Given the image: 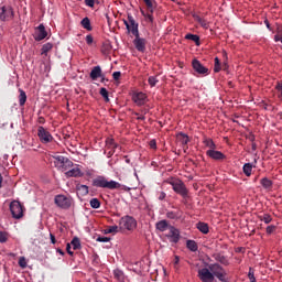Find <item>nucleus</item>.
Listing matches in <instances>:
<instances>
[{
  "label": "nucleus",
  "instance_id": "f257e3e1",
  "mask_svg": "<svg viewBox=\"0 0 282 282\" xmlns=\"http://www.w3.org/2000/svg\"><path fill=\"white\" fill-rule=\"evenodd\" d=\"M93 186L97 188H109V191H116L122 188V185L116 181H107L105 176H98L93 181Z\"/></svg>",
  "mask_w": 282,
  "mask_h": 282
},
{
  "label": "nucleus",
  "instance_id": "f03ea898",
  "mask_svg": "<svg viewBox=\"0 0 282 282\" xmlns=\"http://www.w3.org/2000/svg\"><path fill=\"white\" fill-rule=\"evenodd\" d=\"M53 164L55 169H57V171L65 172L68 171V169H72V166H74V162H72V160H69V158L67 156L55 154L53 155Z\"/></svg>",
  "mask_w": 282,
  "mask_h": 282
},
{
  "label": "nucleus",
  "instance_id": "7ed1b4c3",
  "mask_svg": "<svg viewBox=\"0 0 282 282\" xmlns=\"http://www.w3.org/2000/svg\"><path fill=\"white\" fill-rule=\"evenodd\" d=\"M120 230H135L138 221L132 216H123L119 220Z\"/></svg>",
  "mask_w": 282,
  "mask_h": 282
},
{
  "label": "nucleus",
  "instance_id": "20e7f679",
  "mask_svg": "<svg viewBox=\"0 0 282 282\" xmlns=\"http://www.w3.org/2000/svg\"><path fill=\"white\" fill-rule=\"evenodd\" d=\"M24 207L21 205V202L13 200L10 204V212L13 219H21L23 217Z\"/></svg>",
  "mask_w": 282,
  "mask_h": 282
},
{
  "label": "nucleus",
  "instance_id": "39448f33",
  "mask_svg": "<svg viewBox=\"0 0 282 282\" xmlns=\"http://www.w3.org/2000/svg\"><path fill=\"white\" fill-rule=\"evenodd\" d=\"M37 138H40V141L42 144H50L54 140V137H52V133L47 131L43 126H40L37 128Z\"/></svg>",
  "mask_w": 282,
  "mask_h": 282
},
{
  "label": "nucleus",
  "instance_id": "423d86ee",
  "mask_svg": "<svg viewBox=\"0 0 282 282\" xmlns=\"http://www.w3.org/2000/svg\"><path fill=\"white\" fill-rule=\"evenodd\" d=\"M171 186L174 192H176L178 195H182V197H186L188 195V189H186V185H184V182L177 180V181H172Z\"/></svg>",
  "mask_w": 282,
  "mask_h": 282
},
{
  "label": "nucleus",
  "instance_id": "0eeeda50",
  "mask_svg": "<svg viewBox=\"0 0 282 282\" xmlns=\"http://www.w3.org/2000/svg\"><path fill=\"white\" fill-rule=\"evenodd\" d=\"M54 202L58 208H63L64 210H67L72 206V199L65 195L55 196Z\"/></svg>",
  "mask_w": 282,
  "mask_h": 282
},
{
  "label": "nucleus",
  "instance_id": "6e6552de",
  "mask_svg": "<svg viewBox=\"0 0 282 282\" xmlns=\"http://www.w3.org/2000/svg\"><path fill=\"white\" fill-rule=\"evenodd\" d=\"M192 67L194 72L196 74H199L200 76H208V74H210V70L206 66L202 65V62H199V59H193Z\"/></svg>",
  "mask_w": 282,
  "mask_h": 282
},
{
  "label": "nucleus",
  "instance_id": "1a4fd4ad",
  "mask_svg": "<svg viewBox=\"0 0 282 282\" xmlns=\"http://www.w3.org/2000/svg\"><path fill=\"white\" fill-rule=\"evenodd\" d=\"M150 3L152 7L150 8L149 4H145L147 12L141 9V14L142 17H144L147 21L153 23V12H155V0H150Z\"/></svg>",
  "mask_w": 282,
  "mask_h": 282
},
{
  "label": "nucleus",
  "instance_id": "9d476101",
  "mask_svg": "<svg viewBox=\"0 0 282 282\" xmlns=\"http://www.w3.org/2000/svg\"><path fill=\"white\" fill-rule=\"evenodd\" d=\"M198 278L202 282H214L215 275L212 273L210 269L203 268L198 270Z\"/></svg>",
  "mask_w": 282,
  "mask_h": 282
},
{
  "label": "nucleus",
  "instance_id": "9b49d317",
  "mask_svg": "<svg viewBox=\"0 0 282 282\" xmlns=\"http://www.w3.org/2000/svg\"><path fill=\"white\" fill-rule=\"evenodd\" d=\"M14 17V11L11 7H1L0 8V21H12Z\"/></svg>",
  "mask_w": 282,
  "mask_h": 282
},
{
  "label": "nucleus",
  "instance_id": "f8f14e48",
  "mask_svg": "<svg viewBox=\"0 0 282 282\" xmlns=\"http://www.w3.org/2000/svg\"><path fill=\"white\" fill-rule=\"evenodd\" d=\"M134 36L135 39L133 40V45L135 50L144 54V52H147V40L144 37H140V34Z\"/></svg>",
  "mask_w": 282,
  "mask_h": 282
},
{
  "label": "nucleus",
  "instance_id": "ddd939ff",
  "mask_svg": "<svg viewBox=\"0 0 282 282\" xmlns=\"http://www.w3.org/2000/svg\"><path fill=\"white\" fill-rule=\"evenodd\" d=\"M128 20H129V29L128 32L132 33L133 36H138L140 34V31L138 30L139 24L138 22H135V19H133V15L129 14L128 15Z\"/></svg>",
  "mask_w": 282,
  "mask_h": 282
},
{
  "label": "nucleus",
  "instance_id": "4468645a",
  "mask_svg": "<svg viewBox=\"0 0 282 282\" xmlns=\"http://www.w3.org/2000/svg\"><path fill=\"white\" fill-rule=\"evenodd\" d=\"M132 100L138 107H142V105H147V94L144 93H134L132 95Z\"/></svg>",
  "mask_w": 282,
  "mask_h": 282
},
{
  "label": "nucleus",
  "instance_id": "2eb2a0df",
  "mask_svg": "<svg viewBox=\"0 0 282 282\" xmlns=\"http://www.w3.org/2000/svg\"><path fill=\"white\" fill-rule=\"evenodd\" d=\"M206 155H208V158H210L212 160H216L218 162H221V160H226V154L217 150H208L206 152Z\"/></svg>",
  "mask_w": 282,
  "mask_h": 282
},
{
  "label": "nucleus",
  "instance_id": "dca6fc26",
  "mask_svg": "<svg viewBox=\"0 0 282 282\" xmlns=\"http://www.w3.org/2000/svg\"><path fill=\"white\" fill-rule=\"evenodd\" d=\"M170 232L166 235L167 239H171L172 243H177L180 241V229L175 227H170Z\"/></svg>",
  "mask_w": 282,
  "mask_h": 282
},
{
  "label": "nucleus",
  "instance_id": "f3484780",
  "mask_svg": "<svg viewBox=\"0 0 282 282\" xmlns=\"http://www.w3.org/2000/svg\"><path fill=\"white\" fill-rule=\"evenodd\" d=\"M46 37H47V31H45V25L40 24L36 28L34 39H35V41H43V39H46Z\"/></svg>",
  "mask_w": 282,
  "mask_h": 282
},
{
  "label": "nucleus",
  "instance_id": "a211bd4d",
  "mask_svg": "<svg viewBox=\"0 0 282 282\" xmlns=\"http://www.w3.org/2000/svg\"><path fill=\"white\" fill-rule=\"evenodd\" d=\"M212 257L213 259H215V261L221 263V265H230V261H228V258L224 256L221 252L213 253Z\"/></svg>",
  "mask_w": 282,
  "mask_h": 282
},
{
  "label": "nucleus",
  "instance_id": "6ab92c4d",
  "mask_svg": "<svg viewBox=\"0 0 282 282\" xmlns=\"http://www.w3.org/2000/svg\"><path fill=\"white\" fill-rule=\"evenodd\" d=\"M209 271L213 273L214 276L220 274V272H224V267H221L219 263H212L208 265Z\"/></svg>",
  "mask_w": 282,
  "mask_h": 282
},
{
  "label": "nucleus",
  "instance_id": "aec40b11",
  "mask_svg": "<svg viewBox=\"0 0 282 282\" xmlns=\"http://www.w3.org/2000/svg\"><path fill=\"white\" fill-rule=\"evenodd\" d=\"M91 80H98V78H102V68L100 66H95L90 72Z\"/></svg>",
  "mask_w": 282,
  "mask_h": 282
},
{
  "label": "nucleus",
  "instance_id": "412c9836",
  "mask_svg": "<svg viewBox=\"0 0 282 282\" xmlns=\"http://www.w3.org/2000/svg\"><path fill=\"white\" fill-rule=\"evenodd\" d=\"M66 177H83V171L79 167H74L65 173Z\"/></svg>",
  "mask_w": 282,
  "mask_h": 282
},
{
  "label": "nucleus",
  "instance_id": "4be33fe9",
  "mask_svg": "<svg viewBox=\"0 0 282 282\" xmlns=\"http://www.w3.org/2000/svg\"><path fill=\"white\" fill-rule=\"evenodd\" d=\"M177 140L178 142L182 144L184 151H186V149H188V137L186 134H184L183 132H180L177 134Z\"/></svg>",
  "mask_w": 282,
  "mask_h": 282
},
{
  "label": "nucleus",
  "instance_id": "5701e85b",
  "mask_svg": "<svg viewBox=\"0 0 282 282\" xmlns=\"http://www.w3.org/2000/svg\"><path fill=\"white\" fill-rule=\"evenodd\" d=\"M193 19L196 21V23L200 24V28H204V30H208L209 24L208 21L204 20L202 17L198 14L194 13Z\"/></svg>",
  "mask_w": 282,
  "mask_h": 282
},
{
  "label": "nucleus",
  "instance_id": "b1692460",
  "mask_svg": "<svg viewBox=\"0 0 282 282\" xmlns=\"http://www.w3.org/2000/svg\"><path fill=\"white\" fill-rule=\"evenodd\" d=\"M155 227H156V230H160V232H165V230H169L170 227H172V226L169 225V221L161 220V221L156 223Z\"/></svg>",
  "mask_w": 282,
  "mask_h": 282
},
{
  "label": "nucleus",
  "instance_id": "393cba45",
  "mask_svg": "<svg viewBox=\"0 0 282 282\" xmlns=\"http://www.w3.org/2000/svg\"><path fill=\"white\" fill-rule=\"evenodd\" d=\"M186 248L187 250H191V252H197V250H199V246H197L195 240H187Z\"/></svg>",
  "mask_w": 282,
  "mask_h": 282
},
{
  "label": "nucleus",
  "instance_id": "a878e982",
  "mask_svg": "<svg viewBox=\"0 0 282 282\" xmlns=\"http://www.w3.org/2000/svg\"><path fill=\"white\" fill-rule=\"evenodd\" d=\"M19 105L20 107H24L25 102H28V95L25 94V90L19 89Z\"/></svg>",
  "mask_w": 282,
  "mask_h": 282
},
{
  "label": "nucleus",
  "instance_id": "bb28decb",
  "mask_svg": "<svg viewBox=\"0 0 282 282\" xmlns=\"http://www.w3.org/2000/svg\"><path fill=\"white\" fill-rule=\"evenodd\" d=\"M76 189L79 193V195H82V197H85V195H89V186H87V185L78 184L76 186Z\"/></svg>",
  "mask_w": 282,
  "mask_h": 282
},
{
  "label": "nucleus",
  "instance_id": "cd10ccee",
  "mask_svg": "<svg viewBox=\"0 0 282 282\" xmlns=\"http://www.w3.org/2000/svg\"><path fill=\"white\" fill-rule=\"evenodd\" d=\"M196 228H197V230H199V232H203V235H208V232H209V227H208V224H206V223L199 221L196 225Z\"/></svg>",
  "mask_w": 282,
  "mask_h": 282
},
{
  "label": "nucleus",
  "instance_id": "c85d7f7f",
  "mask_svg": "<svg viewBox=\"0 0 282 282\" xmlns=\"http://www.w3.org/2000/svg\"><path fill=\"white\" fill-rule=\"evenodd\" d=\"M106 147L107 149L110 150H117L118 149V143L111 138L106 139Z\"/></svg>",
  "mask_w": 282,
  "mask_h": 282
},
{
  "label": "nucleus",
  "instance_id": "c756f323",
  "mask_svg": "<svg viewBox=\"0 0 282 282\" xmlns=\"http://www.w3.org/2000/svg\"><path fill=\"white\" fill-rule=\"evenodd\" d=\"M185 39L187 41H193L197 46L200 45V43H199V35H195V34L188 33V34L185 35Z\"/></svg>",
  "mask_w": 282,
  "mask_h": 282
},
{
  "label": "nucleus",
  "instance_id": "7c9ffc66",
  "mask_svg": "<svg viewBox=\"0 0 282 282\" xmlns=\"http://www.w3.org/2000/svg\"><path fill=\"white\" fill-rule=\"evenodd\" d=\"M80 23L84 30H88V32H91V21L89 20V18H84Z\"/></svg>",
  "mask_w": 282,
  "mask_h": 282
},
{
  "label": "nucleus",
  "instance_id": "2f4dec72",
  "mask_svg": "<svg viewBox=\"0 0 282 282\" xmlns=\"http://www.w3.org/2000/svg\"><path fill=\"white\" fill-rule=\"evenodd\" d=\"M242 171L247 177H250V175H252V163H246Z\"/></svg>",
  "mask_w": 282,
  "mask_h": 282
},
{
  "label": "nucleus",
  "instance_id": "473e14b6",
  "mask_svg": "<svg viewBox=\"0 0 282 282\" xmlns=\"http://www.w3.org/2000/svg\"><path fill=\"white\" fill-rule=\"evenodd\" d=\"M204 144L209 149V151H214L217 149V145L215 144V141H213V139H205Z\"/></svg>",
  "mask_w": 282,
  "mask_h": 282
},
{
  "label": "nucleus",
  "instance_id": "72a5a7b5",
  "mask_svg": "<svg viewBox=\"0 0 282 282\" xmlns=\"http://www.w3.org/2000/svg\"><path fill=\"white\" fill-rule=\"evenodd\" d=\"M260 184H261V186H263L267 189L272 188V181L268 177L261 178Z\"/></svg>",
  "mask_w": 282,
  "mask_h": 282
},
{
  "label": "nucleus",
  "instance_id": "f704fd0d",
  "mask_svg": "<svg viewBox=\"0 0 282 282\" xmlns=\"http://www.w3.org/2000/svg\"><path fill=\"white\" fill-rule=\"evenodd\" d=\"M70 246H73V250H80V239L78 237L73 238Z\"/></svg>",
  "mask_w": 282,
  "mask_h": 282
},
{
  "label": "nucleus",
  "instance_id": "c9c22d12",
  "mask_svg": "<svg viewBox=\"0 0 282 282\" xmlns=\"http://www.w3.org/2000/svg\"><path fill=\"white\" fill-rule=\"evenodd\" d=\"M258 219H260V221H263L264 224H270L272 221V216L270 214H263L258 216Z\"/></svg>",
  "mask_w": 282,
  "mask_h": 282
},
{
  "label": "nucleus",
  "instance_id": "e433bc0d",
  "mask_svg": "<svg viewBox=\"0 0 282 282\" xmlns=\"http://www.w3.org/2000/svg\"><path fill=\"white\" fill-rule=\"evenodd\" d=\"M214 63V72L215 74H219V72H221V62L219 61V57H215Z\"/></svg>",
  "mask_w": 282,
  "mask_h": 282
},
{
  "label": "nucleus",
  "instance_id": "4c0bfd02",
  "mask_svg": "<svg viewBox=\"0 0 282 282\" xmlns=\"http://www.w3.org/2000/svg\"><path fill=\"white\" fill-rule=\"evenodd\" d=\"M52 47H54V45L52 43H45L43 46H42V56L45 55L47 56V52H50L52 50Z\"/></svg>",
  "mask_w": 282,
  "mask_h": 282
},
{
  "label": "nucleus",
  "instance_id": "58836bf2",
  "mask_svg": "<svg viewBox=\"0 0 282 282\" xmlns=\"http://www.w3.org/2000/svg\"><path fill=\"white\" fill-rule=\"evenodd\" d=\"M148 83H149L150 87H155L158 85V83H160V80H158V77H155V76H150L148 78Z\"/></svg>",
  "mask_w": 282,
  "mask_h": 282
},
{
  "label": "nucleus",
  "instance_id": "ea45409f",
  "mask_svg": "<svg viewBox=\"0 0 282 282\" xmlns=\"http://www.w3.org/2000/svg\"><path fill=\"white\" fill-rule=\"evenodd\" d=\"M99 94L105 98L106 102H109V91L107 88H100Z\"/></svg>",
  "mask_w": 282,
  "mask_h": 282
},
{
  "label": "nucleus",
  "instance_id": "a19ab883",
  "mask_svg": "<svg viewBox=\"0 0 282 282\" xmlns=\"http://www.w3.org/2000/svg\"><path fill=\"white\" fill-rule=\"evenodd\" d=\"M108 234L116 235V232H120V225L118 226H110L107 228Z\"/></svg>",
  "mask_w": 282,
  "mask_h": 282
},
{
  "label": "nucleus",
  "instance_id": "79ce46f5",
  "mask_svg": "<svg viewBox=\"0 0 282 282\" xmlns=\"http://www.w3.org/2000/svg\"><path fill=\"white\" fill-rule=\"evenodd\" d=\"M90 206H91V208H99L100 207V200L98 198H91L90 199Z\"/></svg>",
  "mask_w": 282,
  "mask_h": 282
},
{
  "label": "nucleus",
  "instance_id": "37998d69",
  "mask_svg": "<svg viewBox=\"0 0 282 282\" xmlns=\"http://www.w3.org/2000/svg\"><path fill=\"white\" fill-rule=\"evenodd\" d=\"M248 279L250 282H257V278H254V269H249Z\"/></svg>",
  "mask_w": 282,
  "mask_h": 282
},
{
  "label": "nucleus",
  "instance_id": "c03bdc74",
  "mask_svg": "<svg viewBox=\"0 0 282 282\" xmlns=\"http://www.w3.org/2000/svg\"><path fill=\"white\" fill-rule=\"evenodd\" d=\"M18 263H19L20 268H22V269L28 268V261L25 260V257H20Z\"/></svg>",
  "mask_w": 282,
  "mask_h": 282
},
{
  "label": "nucleus",
  "instance_id": "a18cd8bd",
  "mask_svg": "<svg viewBox=\"0 0 282 282\" xmlns=\"http://www.w3.org/2000/svg\"><path fill=\"white\" fill-rule=\"evenodd\" d=\"M217 279L220 281V282H228V280L226 279V271H223L220 273H218L217 275Z\"/></svg>",
  "mask_w": 282,
  "mask_h": 282
},
{
  "label": "nucleus",
  "instance_id": "49530a36",
  "mask_svg": "<svg viewBox=\"0 0 282 282\" xmlns=\"http://www.w3.org/2000/svg\"><path fill=\"white\" fill-rule=\"evenodd\" d=\"M8 241V232L0 231V243H6Z\"/></svg>",
  "mask_w": 282,
  "mask_h": 282
},
{
  "label": "nucleus",
  "instance_id": "de8ad7c7",
  "mask_svg": "<svg viewBox=\"0 0 282 282\" xmlns=\"http://www.w3.org/2000/svg\"><path fill=\"white\" fill-rule=\"evenodd\" d=\"M275 231H276V226H274V225H270L265 229L267 235H272Z\"/></svg>",
  "mask_w": 282,
  "mask_h": 282
},
{
  "label": "nucleus",
  "instance_id": "09e8293b",
  "mask_svg": "<svg viewBox=\"0 0 282 282\" xmlns=\"http://www.w3.org/2000/svg\"><path fill=\"white\" fill-rule=\"evenodd\" d=\"M275 89L279 93L278 98L282 100V84L278 82Z\"/></svg>",
  "mask_w": 282,
  "mask_h": 282
},
{
  "label": "nucleus",
  "instance_id": "8fccbe9b",
  "mask_svg": "<svg viewBox=\"0 0 282 282\" xmlns=\"http://www.w3.org/2000/svg\"><path fill=\"white\" fill-rule=\"evenodd\" d=\"M166 217L169 219H177V214L175 212H167Z\"/></svg>",
  "mask_w": 282,
  "mask_h": 282
},
{
  "label": "nucleus",
  "instance_id": "3c124183",
  "mask_svg": "<svg viewBox=\"0 0 282 282\" xmlns=\"http://www.w3.org/2000/svg\"><path fill=\"white\" fill-rule=\"evenodd\" d=\"M97 241H99L100 243H107L108 241H110V238L102 236L98 237Z\"/></svg>",
  "mask_w": 282,
  "mask_h": 282
},
{
  "label": "nucleus",
  "instance_id": "603ef678",
  "mask_svg": "<svg viewBox=\"0 0 282 282\" xmlns=\"http://www.w3.org/2000/svg\"><path fill=\"white\" fill-rule=\"evenodd\" d=\"M66 252H67L70 257H74V251H72V245H70V243H67V245H66Z\"/></svg>",
  "mask_w": 282,
  "mask_h": 282
},
{
  "label": "nucleus",
  "instance_id": "864d4df0",
  "mask_svg": "<svg viewBox=\"0 0 282 282\" xmlns=\"http://www.w3.org/2000/svg\"><path fill=\"white\" fill-rule=\"evenodd\" d=\"M120 76H122V73H120V72H115V73L112 74L113 80H120Z\"/></svg>",
  "mask_w": 282,
  "mask_h": 282
},
{
  "label": "nucleus",
  "instance_id": "5fc2aeb1",
  "mask_svg": "<svg viewBox=\"0 0 282 282\" xmlns=\"http://www.w3.org/2000/svg\"><path fill=\"white\" fill-rule=\"evenodd\" d=\"M275 36H282V24H278Z\"/></svg>",
  "mask_w": 282,
  "mask_h": 282
},
{
  "label": "nucleus",
  "instance_id": "6e6d98bb",
  "mask_svg": "<svg viewBox=\"0 0 282 282\" xmlns=\"http://www.w3.org/2000/svg\"><path fill=\"white\" fill-rule=\"evenodd\" d=\"M86 43L87 45H91V43H94V36H91L90 34L86 36Z\"/></svg>",
  "mask_w": 282,
  "mask_h": 282
},
{
  "label": "nucleus",
  "instance_id": "4d7b16f0",
  "mask_svg": "<svg viewBox=\"0 0 282 282\" xmlns=\"http://www.w3.org/2000/svg\"><path fill=\"white\" fill-rule=\"evenodd\" d=\"M178 264H180V257H178V256H175V257H174V268H175V270L178 269V268H177Z\"/></svg>",
  "mask_w": 282,
  "mask_h": 282
},
{
  "label": "nucleus",
  "instance_id": "13d9d810",
  "mask_svg": "<svg viewBox=\"0 0 282 282\" xmlns=\"http://www.w3.org/2000/svg\"><path fill=\"white\" fill-rule=\"evenodd\" d=\"M115 276H116V279H122V271L116 270L115 271Z\"/></svg>",
  "mask_w": 282,
  "mask_h": 282
},
{
  "label": "nucleus",
  "instance_id": "bf43d9fd",
  "mask_svg": "<svg viewBox=\"0 0 282 282\" xmlns=\"http://www.w3.org/2000/svg\"><path fill=\"white\" fill-rule=\"evenodd\" d=\"M86 6H88V8H94V0H85Z\"/></svg>",
  "mask_w": 282,
  "mask_h": 282
},
{
  "label": "nucleus",
  "instance_id": "052dcab7",
  "mask_svg": "<svg viewBox=\"0 0 282 282\" xmlns=\"http://www.w3.org/2000/svg\"><path fill=\"white\" fill-rule=\"evenodd\" d=\"M150 149H158V143L155 142V140L150 141Z\"/></svg>",
  "mask_w": 282,
  "mask_h": 282
},
{
  "label": "nucleus",
  "instance_id": "680f3d73",
  "mask_svg": "<svg viewBox=\"0 0 282 282\" xmlns=\"http://www.w3.org/2000/svg\"><path fill=\"white\" fill-rule=\"evenodd\" d=\"M165 197H166V193H164V192H161L160 194H159V199L162 202V199H165Z\"/></svg>",
  "mask_w": 282,
  "mask_h": 282
},
{
  "label": "nucleus",
  "instance_id": "e2e57ef3",
  "mask_svg": "<svg viewBox=\"0 0 282 282\" xmlns=\"http://www.w3.org/2000/svg\"><path fill=\"white\" fill-rule=\"evenodd\" d=\"M51 243H56V237L53 234H50Z\"/></svg>",
  "mask_w": 282,
  "mask_h": 282
},
{
  "label": "nucleus",
  "instance_id": "0e129e2a",
  "mask_svg": "<svg viewBox=\"0 0 282 282\" xmlns=\"http://www.w3.org/2000/svg\"><path fill=\"white\" fill-rule=\"evenodd\" d=\"M109 50H111V45L105 44L102 52H109Z\"/></svg>",
  "mask_w": 282,
  "mask_h": 282
},
{
  "label": "nucleus",
  "instance_id": "69168bd1",
  "mask_svg": "<svg viewBox=\"0 0 282 282\" xmlns=\"http://www.w3.org/2000/svg\"><path fill=\"white\" fill-rule=\"evenodd\" d=\"M37 122L40 124H45V118L44 117H39Z\"/></svg>",
  "mask_w": 282,
  "mask_h": 282
},
{
  "label": "nucleus",
  "instance_id": "338daca9",
  "mask_svg": "<svg viewBox=\"0 0 282 282\" xmlns=\"http://www.w3.org/2000/svg\"><path fill=\"white\" fill-rule=\"evenodd\" d=\"M144 4L149 8H152L151 0H143Z\"/></svg>",
  "mask_w": 282,
  "mask_h": 282
},
{
  "label": "nucleus",
  "instance_id": "774afa93",
  "mask_svg": "<svg viewBox=\"0 0 282 282\" xmlns=\"http://www.w3.org/2000/svg\"><path fill=\"white\" fill-rule=\"evenodd\" d=\"M123 23H124L126 28L129 29V19L128 20H123Z\"/></svg>",
  "mask_w": 282,
  "mask_h": 282
}]
</instances>
